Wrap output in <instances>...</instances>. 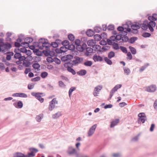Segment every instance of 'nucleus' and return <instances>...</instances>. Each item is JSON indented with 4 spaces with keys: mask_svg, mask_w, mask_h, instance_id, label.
Segmentation results:
<instances>
[{
    "mask_svg": "<svg viewBox=\"0 0 157 157\" xmlns=\"http://www.w3.org/2000/svg\"><path fill=\"white\" fill-rule=\"evenodd\" d=\"M67 154L69 155H72L75 154L77 156H78V154L77 152L75 149L73 148L72 146L68 147L67 151Z\"/></svg>",
    "mask_w": 157,
    "mask_h": 157,
    "instance_id": "1",
    "label": "nucleus"
},
{
    "mask_svg": "<svg viewBox=\"0 0 157 157\" xmlns=\"http://www.w3.org/2000/svg\"><path fill=\"white\" fill-rule=\"evenodd\" d=\"M58 104V101L56 98H53L50 102L48 107V109L50 111H52L55 107L56 105Z\"/></svg>",
    "mask_w": 157,
    "mask_h": 157,
    "instance_id": "2",
    "label": "nucleus"
},
{
    "mask_svg": "<svg viewBox=\"0 0 157 157\" xmlns=\"http://www.w3.org/2000/svg\"><path fill=\"white\" fill-rule=\"evenodd\" d=\"M0 46H2L3 48V50L4 51L10 49L11 47V45L10 43H4L3 42H0Z\"/></svg>",
    "mask_w": 157,
    "mask_h": 157,
    "instance_id": "3",
    "label": "nucleus"
},
{
    "mask_svg": "<svg viewBox=\"0 0 157 157\" xmlns=\"http://www.w3.org/2000/svg\"><path fill=\"white\" fill-rule=\"evenodd\" d=\"M97 126V124H94L89 129L88 132V136H91L94 133Z\"/></svg>",
    "mask_w": 157,
    "mask_h": 157,
    "instance_id": "4",
    "label": "nucleus"
},
{
    "mask_svg": "<svg viewBox=\"0 0 157 157\" xmlns=\"http://www.w3.org/2000/svg\"><path fill=\"white\" fill-rule=\"evenodd\" d=\"M140 25L137 23H135L131 25V27L132 29V32L136 33L138 32L137 29L140 28Z\"/></svg>",
    "mask_w": 157,
    "mask_h": 157,
    "instance_id": "5",
    "label": "nucleus"
},
{
    "mask_svg": "<svg viewBox=\"0 0 157 157\" xmlns=\"http://www.w3.org/2000/svg\"><path fill=\"white\" fill-rule=\"evenodd\" d=\"M156 89V87L154 85H151L147 87L146 90V91L150 92H154Z\"/></svg>",
    "mask_w": 157,
    "mask_h": 157,
    "instance_id": "6",
    "label": "nucleus"
},
{
    "mask_svg": "<svg viewBox=\"0 0 157 157\" xmlns=\"http://www.w3.org/2000/svg\"><path fill=\"white\" fill-rule=\"evenodd\" d=\"M25 41L24 42H22L21 43V44L22 45H25H25L26 47H28L29 46V43L32 42L33 41V39L31 37H27L25 39Z\"/></svg>",
    "mask_w": 157,
    "mask_h": 157,
    "instance_id": "7",
    "label": "nucleus"
},
{
    "mask_svg": "<svg viewBox=\"0 0 157 157\" xmlns=\"http://www.w3.org/2000/svg\"><path fill=\"white\" fill-rule=\"evenodd\" d=\"M148 28L150 31L151 32H153L154 31L153 27H155L156 25L155 23L152 21H151L148 23Z\"/></svg>",
    "mask_w": 157,
    "mask_h": 157,
    "instance_id": "8",
    "label": "nucleus"
},
{
    "mask_svg": "<svg viewBox=\"0 0 157 157\" xmlns=\"http://www.w3.org/2000/svg\"><path fill=\"white\" fill-rule=\"evenodd\" d=\"M75 60H73L72 62L75 64H77L81 63L83 60L82 58L78 56L74 57Z\"/></svg>",
    "mask_w": 157,
    "mask_h": 157,
    "instance_id": "9",
    "label": "nucleus"
},
{
    "mask_svg": "<svg viewBox=\"0 0 157 157\" xmlns=\"http://www.w3.org/2000/svg\"><path fill=\"white\" fill-rule=\"evenodd\" d=\"M93 59L94 61V62H101L102 61V58L99 55H94L93 57Z\"/></svg>",
    "mask_w": 157,
    "mask_h": 157,
    "instance_id": "10",
    "label": "nucleus"
},
{
    "mask_svg": "<svg viewBox=\"0 0 157 157\" xmlns=\"http://www.w3.org/2000/svg\"><path fill=\"white\" fill-rule=\"evenodd\" d=\"M87 45L84 43H83L82 45H78L76 47L77 50L79 51H83L86 48Z\"/></svg>",
    "mask_w": 157,
    "mask_h": 157,
    "instance_id": "11",
    "label": "nucleus"
},
{
    "mask_svg": "<svg viewBox=\"0 0 157 157\" xmlns=\"http://www.w3.org/2000/svg\"><path fill=\"white\" fill-rule=\"evenodd\" d=\"M116 40V37L115 36H113L110 37V39H107V41L108 44L109 45H111L112 44V41H114Z\"/></svg>",
    "mask_w": 157,
    "mask_h": 157,
    "instance_id": "12",
    "label": "nucleus"
},
{
    "mask_svg": "<svg viewBox=\"0 0 157 157\" xmlns=\"http://www.w3.org/2000/svg\"><path fill=\"white\" fill-rule=\"evenodd\" d=\"M67 50V48L65 46H63L61 47L59 50H56V52L58 53H62L63 52H65Z\"/></svg>",
    "mask_w": 157,
    "mask_h": 157,
    "instance_id": "13",
    "label": "nucleus"
},
{
    "mask_svg": "<svg viewBox=\"0 0 157 157\" xmlns=\"http://www.w3.org/2000/svg\"><path fill=\"white\" fill-rule=\"evenodd\" d=\"M48 41V40L47 39L43 38L40 39L39 40L38 44V46L39 47V48H40V47L43 45L44 43H45L46 42H47Z\"/></svg>",
    "mask_w": 157,
    "mask_h": 157,
    "instance_id": "14",
    "label": "nucleus"
},
{
    "mask_svg": "<svg viewBox=\"0 0 157 157\" xmlns=\"http://www.w3.org/2000/svg\"><path fill=\"white\" fill-rule=\"evenodd\" d=\"M140 26L144 30H146L148 28L147 21H144L143 24L140 25Z\"/></svg>",
    "mask_w": 157,
    "mask_h": 157,
    "instance_id": "15",
    "label": "nucleus"
},
{
    "mask_svg": "<svg viewBox=\"0 0 157 157\" xmlns=\"http://www.w3.org/2000/svg\"><path fill=\"white\" fill-rule=\"evenodd\" d=\"M73 57V56L71 55H67L65 57L64 56L62 59L64 61H67L69 60L72 59Z\"/></svg>",
    "mask_w": 157,
    "mask_h": 157,
    "instance_id": "16",
    "label": "nucleus"
},
{
    "mask_svg": "<svg viewBox=\"0 0 157 157\" xmlns=\"http://www.w3.org/2000/svg\"><path fill=\"white\" fill-rule=\"evenodd\" d=\"M50 47H51L50 44L48 41L47 42H46L43 45L40 46L39 48L40 49H43L44 48H48Z\"/></svg>",
    "mask_w": 157,
    "mask_h": 157,
    "instance_id": "17",
    "label": "nucleus"
},
{
    "mask_svg": "<svg viewBox=\"0 0 157 157\" xmlns=\"http://www.w3.org/2000/svg\"><path fill=\"white\" fill-rule=\"evenodd\" d=\"M23 103L21 101H19L17 103H13V105L15 107L18 108H21L23 107Z\"/></svg>",
    "mask_w": 157,
    "mask_h": 157,
    "instance_id": "18",
    "label": "nucleus"
},
{
    "mask_svg": "<svg viewBox=\"0 0 157 157\" xmlns=\"http://www.w3.org/2000/svg\"><path fill=\"white\" fill-rule=\"evenodd\" d=\"M86 71L85 70H82L78 71L77 74L80 76L85 75L86 74Z\"/></svg>",
    "mask_w": 157,
    "mask_h": 157,
    "instance_id": "19",
    "label": "nucleus"
},
{
    "mask_svg": "<svg viewBox=\"0 0 157 157\" xmlns=\"http://www.w3.org/2000/svg\"><path fill=\"white\" fill-rule=\"evenodd\" d=\"M62 115L61 113L60 112H58L57 113L52 115V118L54 119H57L59 118Z\"/></svg>",
    "mask_w": 157,
    "mask_h": 157,
    "instance_id": "20",
    "label": "nucleus"
},
{
    "mask_svg": "<svg viewBox=\"0 0 157 157\" xmlns=\"http://www.w3.org/2000/svg\"><path fill=\"white\" fill-rule=\"evenodd\" d=\"M119 120L118 119H116L115 120L112 121L111 122L110 127L111 128H113L114 127L119 123Z\"/></svg>",
    "mask_w": 157,
    "mask_h": 157,
    "instance_id": "21",
    "label": "nucleus"
},
{
    "mask_svg": "<svg viewBox=\"0 0 157 157\" xmlns=\"http://www.w3.org/2000/svg\"><path fill=\"white\" fill-rule=\"evenodd\" d=\"M13 53L12 52H8L6 55V59L8 60H10L11 56H13Z\"/></svg>",
    "mask_w": 157,
    "mask_h": 157,
    "instance_id": "22",
    "label": "nucleus"
},
{
    "mask_svg": "<svg viewBox=\"0 0 157 157\" xmlns=\"http://www.w3.org/2000/svg\"><path fill=\"white\" fill-rule=\"evenodd\" d=\"M93 51L94 50L95 51H99L101 49V47L100 45H98L94 44L93 46Z\"/></svg>",
    "mask_w": 157,
    "mask_h": 157,
    "instance_id": "23",
    "label": "nucleus"
},
{
    "mask_svg": "<svg viewBox=\"0 0 157 157\" xmlns=\"http://www.w3.org/2000/svg\"><path fill=\"white\" fill-rule=\"evenodd\" d=\"M14 157H25V155L20 152H17L13 155Z\"/></svg>",
    "mask_w": 157,
    "mask_h": 157,
    "instance_id": "24",
    "label": "nucleus"
},
{
    "mask_svg": "<svg viewBox=\"0 0 157 157\" xmlns=\"http://www.w3.org/2000/svg\"><path fill=\"white\" fill-rule=\"evenodd\" d=\"M123 70L124 73L127 75H129L131 72V71L127 67H123Z\"/></svg>",
    "mask_w": 157,
    "mask_h": 157,
    "instance_id": "25",
    "label": "nucleus"
},
{
    "mask_svg": "<svg viewBox=\"0 0 157 157\" xmlns=\"http://www.w3.org/2000/svg\"><path fill=\"white\" fill-rule=\"evenodd\" d=\"M95 41L93 40H89L87 42V44L89 46H93L95 44Z\"/></svg>",
    "mask_w": 157,
    "mask_h": 157,
    "instance_id": "26",
    "label": "nucleus"
},
{
    "mask_svg": "<svg viewBox=\"0 0 157 157\" xmlns=\"http://www.w3.org/2000/svg\"><path fill=\"white\" fill-rule=\"evenodd\" d=\"M32 95L33 96H35L37 99L39 98L42 95V94L39 93H35L34 92L32 93H31Z\"/></svg>",
    "mask_w": 157,
    "mask_h": 157,
    "instance_id": "27",
    "label": "nucleus"
},
{
    "mask_svg": "<svg viewBox=\"0 0 157 157\" xmlns=\"http://www.w3.org/2000/svg\"><path fill=\"white\" fill-rule=\"evenodd\" d=\"M86 33L88 36H91L94 35V32L92 30L89 29L86 32Z\"/></svg>",
    "mask_w": 157,
    "mask_h": 157,
    "instance_id": "28",
    "label": "nucleus"
},
{
    "mask_svg": "<svg viewBox=\"0 0 157 157\" xmlns=\"http://www.w3.org/2000/svg\"><path fill=\"white\" fill-rule=\"evenodd\" d=\"M43 114H41L36 116V120L38 122H40L41 121L43 117Z\"/></svg>",
    "mask_w": 157,
    "mask_h": 157,
    "instance_id": "29",
    "label": "nucleus"
},
{
    "mask_svg": "<svg viewBox=\"0 0 157 157\" xmlns=\"http://www.w3.org/2000/svg\"><path fill=\"white\" fill-rule=\"evenodd\" d=\"M109 59H110L108 57H105L104 58V59L108 64L111 65L112 64V62Z\"/></svg>",
    "mask_w": 157,
    "mask_h": 157,
    "instance_id": "30",
    "label": "nucleus"
},
{
    "mask_svg": "<svg viewBox=\"0 0 157 157\" xmlns=\"http://www.w3.org/2000/svg\"><path fill=\"white\" fill-rule=\"evenodd\" d=\"M93 64L92 62L91 61H87L84 63V65L86 66L90 67Z\"/></svg>",
    "mask_w": 157,
    "mask_h": 157,
    "instance_id": "31",
    "label": "nucleus"
},
{
    "mask_svg": "<svg viewBox=\"0 0 157 157\" xmlns=\"http://www.w3.org/2000/svg\"><path fill=\"white\" fill-rule=\"evenodd\" d=\"M149 65V64L148 63H145L144 65L143 66L141 67L140 69V72H142L144 71L146 68Z\"/></svg>",
    "mask_w": 157,
    "mask_h": 157,
    "instance_id": "32",
    "label": "nucleus"
},
{
    "mask_svg": "<svg viewBox=\"0 0 157 157\" xmlns=\"http://www.w3.org/2000/svg\"><path fill=\"white\" fill-rule=\"evenodd\" d=\"M137 38L136 37H132L130 38L128 40V41L129 43L131 44H132L134 43L135 41L137 40Z\"/></svg>",
    "mask_w": 157,
    "mask_h": 157,
    "instance_id": "33",
    "label": "nucleus"
},
{
    "mask_svg": "<svg viewBox=\"0 0 157 157\" xmlns=\"http://www.w3.org/2000/svg\"><path fill=\"white\" fill-rule=\"evenodd\" d=\"M129 48L133 54H135L136 53V51L135 48L131 46L129 47Z\"/></svg>",
    "mask_w": 157,
    "mask_h": 157,
    "instance_id": "34",
    "label": "nucleus"
},
{
    "mask_svg": "<svg viewBox=\"0 0 157 157\" xmlns=\"http://www.w3.org/2000/svg\"><path fill=\"white\" fill-rule=\"evenodd\" d=\"M102 86L98 85L95 88L94 90L95 91L97 92H99L102 89Z\"/></svg>",
    "mask_w": 157,
    "mask_h": 157,
    "instance_id": "35",
    "label": "nucleus"
},
{
    "mask_svg": "<svg viewBox=\"0 0 157 157\" xmlns=\"http://www.w3.org/2000/svg\"><path fill=\"white\" fill-rule=\"evenodd\" d=\"M29 151H31L30 153H32L33 154H35L34 153V152L35 153L37 152L38 151V150L34 148H29Z\"/></svg>",
    "mask_w": 157,
    "mask_h": 157,
    "instance_id": "36",
    "label": "nucleus"
},
{
    "mask_svg": "<svg viewBox=\"0 0 157 157\" xmlns=\"http://www.w3.org/2000/svg\"><path fill=\"white\" fill-rule=\"evenodd\" d=\"M112 45L113 48L114 49L117 50L119 49V46L117 43L114 42L112 43Z\"/></svg>",
    "mask_w": 157,
    "mask_h": 157,
    "instance_id": "37",
    "label": "nucleus"
},
{
    "mask_svg": "<svg viewBox=\"0 0 157 157\" xmlns=\"http://www.w3.org/2000/svg\"><path fill=\"white\" fill-rule=\"evenodd\" d=\"M115 55V53L113 51H111L108 53V57L109 59H111L112 57H114Z\"/></svg>",
    "mask_w": 157,
    "mask_h": 157,
    "instance_id": "38",
    "label": "nucleus"
},
{
    "mask_svg": "<svg viewBox=\"0 0 157 157\" xmlns=\"http://www.w3.org/2000/svg\"><path fill=\"white\" fill-rule=\"evenodd\" d=\"M67 70L69 72L72 73L73 75H75L76 74V72L71 67H68Z\"/></svg>",
    "mask_w": 157,
    "mask_h": 157,
    "instance_id": "39",
    "label": "nucleus"
},
{
    "mask_svg": "<svg viewBox=\"0 0 157 157\" xmlns=\"http://www.w3.org/2000/svg\"><path fill=\"white\" fill-rule=\"evenodd\" d=\"M33 67L35 69H39L40 67V65L37 63H35L33 65Z\"/></svg>",
    "mask_w": 157,
    "mask_h": 157,
    "instance_id": "40",
    "label": "nucleus"
},
{
    "mask_svg": "<svg viewBox=\"0 0 157 157\" xmlns=\"http://www.w3.org/2000/svg\"><path fill=\"white\" fill-rule=\"evenodd\" d=\"M146 120V117L139 118L138 122L139 123L142 122V123H144Z\"/></svg>",
    "mask_w": 157,
    "mask_h": 157,
    "instance_id": "41",
    "label": "nucleus"
},
{
    "mask_svg": "<svg viewBox=\"0 0 157 157\" xmlns=\"http://www.w3.org/2000/svg\"><path fill=\"white\" fill-rule=\"evenodd\" d=\"M59 86L62 88H65L66 85L64 84V83L61 81H59Z\"/></svg>",
    "mask_w": 157,
    "mask_h": 157,
    "instance_id": "42",
    "label": "nucleus"
},
{
    "mask_svg": "<svg viewBox=\"0 0 157 157\" xmlns=\"http://www.w3.org/2000/svg\"><path fill=\"white\" fill-rule=\"evenodd\" d=\"M76 87H71L69 90V97H70L72 94V93L73 91L75 90L76 89Z\"/></svg>",
    "mask_w": 157,
    "mask_h": 157,
    "instance_id": "43",
    "label": "nucleus"
},
{
    "mask_svg": "<svg viewBox=\"0 0 157 157\" xmlns=\"http://www.w3.org/2000/svg\"><path fill=\"white\" fill-rule=\"evenodd\" d=\"M94 30L96 33H99L101 32V29L99 27H95L94 28Z\"/></svg>",
    "mask_w": 157,
    "mask_h": 157,
    "instance_id": "44",
    "label": "nucleus"
},
{
    "mask_svg": "<svg viewBox=\"0 0 157 157\" xmlns=\"http://www.w3.org/2000/svg\"><path fill=\"white\" fill-rule=\"evenodd\" d=\"M62 44L63 46H67L69 44V42L67 40H65L62 42Z\"/></svg>",
    "mask_w": 157,
    "mask_h": 157,
    "instance_id": "45",
    "label": "nucleus"
},
{
    "mask_svg": "<svg viewBox=\"0 0 157 157\" xmlns=\"http://www.w3.org/2000/svg\"><path fill=\"white\" fill-rule=\"evenodd\" d=\"M48 73L46 72H42L41 74V76L43 78H44L47 76Z\"/></svg>",
    "mask_w": 157,
    "mask_h": 157,
    "instance_id": "46",
    "label": "nucleus"
},
{
    "mask_svg": "<svg viewBox=\"0 0 157 157\" xmlns=\"http://www.w3.org/2000/svg\"><path fill=\"white\" fill-rule=\"evenodd\" d=\"M68 38L71 41H73L75 39L74 36L72 34H69L68 35Z\"/></svg>",
    "mask_w": 157,
    "mask_h": 157,
    "instance_id": "47",
    "label": "nucleus"
},
{
    "mask_svg": "<svg viewBox=\"0 0 157 157\" xmlns=\"http://www.w3.org/2000/svg\"><path fill=\"white\" fill-rule=\"evenodd\" d=\"M51 47L53 48H56L58 46V44L56 42H53L50 44Z\"/></svg>",
    "mask_w": 157,
    "mask_h": 157,
    "instance_id": "48",
    "label": "nucleus"
},
{
    "mask_svg": "<svg viewBox=\"0 0 157 157\" xmlns=\"http://www.w3.org/2000/svg\"><path fill=\"white\" fill-rule=\"evenodd\" d=\"M21 55L20 53H17L14 55V57L15 59H19L21 56Z\"/></svg>",
    "mask_w": 157,
    "mask_h": 157,
    "instance_id": "49",
    "label": "nucleus"
},
{
    "mask_svg": "<svg viewBox=\"0 0 157 157\" xmlns=\"http://www.w3.org/2000/svg\"><path fill=\"white\" fill-rule=\"evenodd\" d=\"M53 62H55L56 63L58 64H60L61 62L60 60L56 57L54 58Z\"/></svg>",
    "mask_w": 157,
    "mask_h": 157,
    "instance_id": "50",
    "label": "nucleus"
},
{
    "mask_svg": "<svg viewBox=\"0 0 157 157\" xmlns=\"http://www.w3.org/2000/svg\"><path fill=\"white\" fill-rule=\"evenodd\" d=\"M151 36V34L148 33H144L142 35V36L144 37H149Z\"/></svg>",
    "mask_w": 157,
    "mask_h": 157,
    "instance_id": "51",
    "label": "nucleus"
},
{
    "mask_svg": "<svg viewBox=\"0 0 157 157\" xmlns=\"http://www.w3.org/2000/svg\"><path fill=\"white\" fill-rule=\"evenodd\" d=\"M120 48L121 50L124 53H126L127 52V48L124 47L120 46Z\"/></svg>",
    "mask_w": 157,
    "mask_h": 157,
    "instance_id": "52",
    "label": "nucleus"
},
{
    "mask_svg": "<svg viewBox=\"0 0 157 157\" xmlns=\"http://www.w3.org/2000/svg\"><path fill=\"white\" fill-rule=\"evenodd\" d=\"M125 26L124 30H126V31L130 32L131 31L130 28H128L129 26L127 24L124 25Z\"/></svg>",
    "mask_w": 157,
    "mask_h": 157,
    "instance_id": "53",
    "label": "nucleus"
},
{
    "mask_svg": "<svg viewBox=\"0 0 157 157\" xmlns=\"http://www.w3.org/2000/svg\"><path fill=\"white\" fill-rule=\"evenodd\" d=\"M121 40L123 41L126 42L128 40V38L127 36H124L123 37H122Z\"/></svg>",
    "mask_w": 157,
    "mask_h": 157,
    "instance_id": "54",
    "label": "nucleus"
},
{
    "mask_svg": "<svg viewBox=\"0 0 157 157\" xmlns=\"http://www.w3.org/2000/svg\"><path fill=\"white\" fill-rule=\"evenodd\" d=\"M5 67L3 63H0V70H3L5 69Z\"/></svg>",
    "mask_w": 157,
    "mask_h": 157,
    "instance_id": "55",
    "label": "nucleus"
},
{
    "mask_svg": "<svg viewBox=\"0 0 157 157\" xmlns=\"http://www.w3.org/2000/svg\"><path fill=\"white\" fill-rule=\"evenodd\" d=\"M93 48H92L90 47H88L86 48V52H87L91 53L93 52Z\"/></svg>",
    "mask_w": 157,
    "mask_h": 157,
    "instance_id": "56",
    "label": "nucleus"
},
{
    "mask_svg": "<svg viewBox=\"0 0 157 157\" xmlns=\"http://www.w3.org/2000/svg\"><path fill=\"white\" fill-rule=\"evenodd\" d=\"M114 29V26L113 25H109L107 27V29L109 30H113Z\"/></svg>",
    "mask_w": 157,
    "mask_h": 157,
    "instance_id": "57",
    "label": "nucleus"
},
{
    "mask_svg": "<svg viewBox=\"0 0 157 157\" xmlns=\"http://www.w3.org/2000/svg\"><path fill=\"white\" fill-rule=\"evenodd\" d=\"M122 86L121 84H118L116 85L113 88L115 89V90L117 91V90L120 88Z\"/></svg>",
    "mask_w": 157,
    "mask_h": 157,
    "instance_id": "58",
    "label": "nucleus"
},
{
    "mask_svg": "<svg viewBox=\"0 0 157 157\" xmlns=\"http://www.w3.org/2000/svg\"><path fill=\"white\" fill-rule=\"evenodd\" d=\"M19 97L24 98H27V94L25 93H19Z\"/></svg>",
    "mask_w": 157,
    "mask_h": 157,
    "instance_id": "59",
    "label": "nucleus"
},
{
    "mask_svg": "<svg viewBox=\"0 0 157 157\" xmlns=\"http://www.w3.org/2000/svg\"><path fill=\"white\" fill-rule=\"evenodd\" d=\"M121 34L117 35L116 36V40H120L122 38V36Z\"/></svg>",
    "mask_w": 157,
    "mask_h": 157,
    "instance_id": "60",
    "label": "nucleus"
},
{
    "mask_svg": "<svg viewBox=\"0 0 157 157\" xmlns=\"http://www.w3.org/2000/svg\"><path fill=\"white\" fill-rule=\"evenodd\" d=\"M54 58L52 59V58L48 57L47 58V60L48 62H53Z\"/></svg>",
    "mask_w": 157,
    "mask_h": 157,
    "instance_id": "61",
    "label": "nucleus"
},
{
    "mask_svg": "<svg viewBox=\"0 0 157 157\" xmlns=\"http://www.w3.org/2000/svg\"><path fill=\"white\" fill-rule=\"evenodd\" d=\"M75 46L72 44H71L68 46V49L70 50H73L75 49Z\"/></svg>",
    "mask_w": 157,
    "mask_h": 157,
    "instance_id": "62",
    "label": "nucleus"
},
{
    "mask_svg": "<svg viewBox=\"0 0 157 157\" xmlns=\"http://www.w3.org/2000/svg\"><path fill=\"white\" fill-rule=\"evenodd\" d=\"M35 156V154H32L30 153H29L27 155H25V157H34Z\"/></svg>",
    "mask_w": 157,
    "mask_h": 157,
    "instance_id": "63",
    "label": "nucleus"
},
{
    "mask_svg": "<svg viewBox=\"0 0 157 157\" xmlns=\"http://www.w3.org/2000/svg\"><path fill=\"white\" fill-rule=\"evenodd\" d=\"M113 157H119L120 156V154L119 153H113L112 155Z\"/></svg>",
    "mask_w": 157,
    "mask_h": 157,
    "instance_id": "64",
    "label": "nucleus"
}]
</instances>
